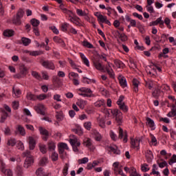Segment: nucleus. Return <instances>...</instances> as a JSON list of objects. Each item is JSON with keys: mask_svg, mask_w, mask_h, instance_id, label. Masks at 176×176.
Masks as SVG:
<instances>
[{"mask_svg": "<svg viewBox=\"0 0 176 176\" xmlns=\"http://www.w3.org/2000/svg\"><path fill=\"white\" fill-rule=\"evenodd\" d=\"M111 112L112 115L116 117V121L118 124L120 126V124L123 123V113H122L119 109L111 110L105 108L103 109V113H104L106 116H109V115H111Z\"/></svg>", "mask_w": 176, "mask_h": 176, "instance_id": "obj_1", "label": "nucleus"}, {"mask_svg": "<svg viewBox=\"0 0 176 176\" xmlns=\"http://www.w3.org/2000/svg\"><path fill=\"white\" fill-rule=\"evenodd\" d=\"M23 157H26L23 167L25 168H28V167H31L32 164H34V156L31 155V151L29 150H26L22 154Z\"/></svg>", "mask_w": 176, "mask_h": 176, "instance_id": "obj_2", "label": "nucleus"}, {"mask_svg": "<svg viewBox=\"0 0 176 176\" xmlns=\"http://www.w3.org/2000/svg\"><path fill=\"white\" fill-rule=\"evenodd\" d=\"M34 111L37 112V113H39V115H43V116H45V110L46 109V107H45V105L43 104H37L34 107Z\"/></svg>", "mask_w": 176, "mask_h": 176, "instance_id": "obj_3", "label": "nucleus"}, {"mask_svg": "<svg viewBox=\"0 0 176 176\" xmlns=\"http://www.w3.org/2000/svg\"><path fill=\"white\" fill-rule=\"evenodd\" d=\"M140 141L141 139L140 138H131V148H133V149H136V151H138L140 149Z\"/></svg>", "mask_w": 176, "mask_h": 176, "instance_id": "obj_4", "label": "nucleus"}, {"mask_svg": "<svg viewBox=\"0 0 176 176\" xmlns=\"http://www.w3.org/2000/svg\"><path fill=\"white\" fill-rule=\"evenodd\" d=\"M41 65L44 67V68H47V69H56V66L54 63L50 60H43L41 63Z\"/></svg>", "mask_w": 176, "mask_h": 176, "instance_id": "obj_5", "label": "nucleus"}, {"mask_svg": "<svg viewBox=\"0 0 176 176\" xmlns=\"http://www.w3.org/2000/svg\"><path fill=\"white\" fill-rule=\"evenodd\" d=\"M93 64L95 68L98 69V71H104L105 68V66H104V65H102V63H101L98 59L94 60Z\"/></svg>", "mask_w": 176, "mask_h": 176, "instance_id": "obj_6", "label": "nucleus"}, {"mask_svg": "<svg viewBox=\"0 0 176 176\" xmlns=\"http://www.w3.org/2000/svg\"><path fill=\"white\" fill-rule=\"evenodd\" d=\"M119 135H118V138L120 140H122V138H123V142L126 143L127 142V132L124 131L123 132V129H122V127H119Z\"/></svg>", "mask_w": 176, "mask_h": 176, "instance_id": "obj_7", "label": "nucleus"}, {"mask_svg": "<svg viewBox=\"0 0 176 176\" xmlns=\"http://www.w3.org/2000/svg\"><path fill=\"white\" fill-rule=\"evenodd\" d=\"M78 90L81 93H85V94H87L89 97H94V94H93V91H91L90 88L81 87Z\"/></svg>", "mask_w": 176, "mask_h": 176, "instance_id": "obj_8", "label": "nucleus"}, {"mask_svg": "<svg viewBox=\"0 0 176 176\" xmlns=\"http://www.w3.org/2000/svg\"><path fill=\"white\" fill-rule=\"evenodd\" d=\"M36 146V142H35V139L33 137H29V149L30 151H34L35 149V146Z\"/></svg>", "mask_w": 176, "mask_h": 176, "instance_id": "obj_9", "label": "nucleus"}, {"mask_svg": "<svg viewBox=\"0 0 176 176\" xmlns=\"http://www.w3.org/2000/svg\"><path fill=\"white\" fill-rule=\"evenodd\" d=\"M118 80L121 87L123 88L127 87V81L126 80V78H124V76H119Z\"/></svg>", "mask_w": 176, "mask_h": 176, "instance_id": "obj_10", "label": "nucleus"}, {"mask_svg": "<svg viewBox=\"0 0 176 176\" xmlns=\"http://www.w3.org/2000/svg\"><path fill=\"white\" fill-rule=\"evenodd\" d=\"M106 71L111 79H115V72H113V69L111 68V65L109 63H108V66L106 67Z\"/></svg>", "mask_w": 176, "mask_h": 176, "instance_id": "obj_11", "label": "nucleus"}, {"mask_svg": "<svg viewBox=\"0 0 176 176\" xmlns=\"http://www.w3.org/2000/svg\"><path fill=\"white\" fill-rule=\"evenodd\" d=\"M147 126L151 129V130H155V121L152 120L151 118L147 117L146 118Z\"/></svg>", "mask_w": 176, "mask_h": 176, "instance_id": "obj_12", "label": "nucleus"}, {"mask_svg": "<svg viewBox=\"0 0 176 176\" xmlns=\"http://www.w3.org/2000/svg\"><path fill=\"white\" fill-rule=\"evenodd\" d=\"M1 119H0V123H4L5 120H6V119H8V113H6V111L5 110H3V109H1Z\"/></svg>", "mask_w": 176, "mask_h": 176, "instance_id": "obj_13", "label": "nucleus"}, {"mask_svg": "<svg viewBox=\"0 0 176 176\" xmlns=\"http://www.w3.org/2000/svg\"><path fill=\"white\" fill-rule=\"evenodd\" d=\"M76 134L78 135H83V129H82V126L77 125L75 129H72Z\"/></svg>", "mask_w": 176, "mask_h": 176, "instance_id": "obj_14", "label": "nucleus"}, {"mask_svg": "<svg viewBox=\"0 0 176 176\" xmlns=\"http://www.w3.org/2000/svg\"><path fill=\"white\" fill-rule=\"evenodd\" d=\"M53 39L56 43H58L62 47H65V43L60 37L54 36Z\"/></svg>", "mask_w": 176, "mask_h": 176, "instance_id": "obj_15", "label": "nucleus"}, {"mask_svg": "<svg viewBox=\"0 0 176 176\" xmlns=\"http://www.w3.org/2000/svg\"><path fill=\"white\" fill-rule=\"evenodd\" d=\"M132 83L133 86V91H135V93H138V85H140V81L136 78H133Z\"/></svg>", "mask_w": 176, "mask_h": 176, "instance_id": "obj_16", "label": "nucleus"}, {"mask_svg": "<svg viewBox=\"0 0 176 176\" xmlns=\"http://www.w3.org/2000/svg\"><path fill=\"white\" fill-rule=\"evenodd\" d=\"M15 174L16 176L24 175V172L23 171V167L21 166H17L15 168Z\"/></svg>", "mask_w": 176, "mask_h": 176, "instance_id": "obj_17", "label": "nucleus"}, {"mask_svg": "<svg viewBox=\"0 0 176 176\" xmlns=\"http://www.w3.org/2000/svg\"><path fill=\"white\" fill-rule=\"evenodd\" d=\"M19 71L21 75L25 76L28 74V70H27V67H25V65H21L19 67Z\"/></svg>", "mask_w": 176, "mask_h": 176, "instance_id": "obj_18", "label": "nucleus"}, {"mask_svg": "<svg viewBox=\"0 0 176 176\" xmlns=\"http://www.w3.org/2000/svg\"><path fill=\"white\" fill-rule=\"evenodd\" d=\"M116 34L122 42H126V41H127V36H126L124 33H120L117 30L116 31Z\"/></svg>", "mask_w": 176, "mask_h": 176, "instance_id": "obj_19", "label": "nucleus"}, {"mask_svg": "<svg viewBox=\"0 0 176 176\" xmlns=\"http://www.w3.org/2000/svg\"><path fill=\"white\" fill-rule=\"evenodd\" d=\"M87 104V102L82 99L78 100V101L76 102V104L78 105V107H79L81 109H84Z\"/></svg>", "mask_w": 176, "mask_h": 176, "instance_id": "obj_20", "label": "nucleus"}, {"mask_svg": "<svg viewBox=\"0 0 176 176\" xmlns=\"http://www.w3.org/2000/svg\"><path fill=\"white\" fill-rule=\"evenodd\" d=\"M83 145L85 146H87V148H90V146H91V145H93V143L91 142V139H90L89 138H85L83 140Z\"/></svg>", "mask_w": 176, "mask_h": 176, "instance_id": "obj_21", "label": "nucleus"}, {"mask_svg": "<svg viewBox=\"0 0 176 176\" xmlns=\"http://www.w3.org/2000/svg\"><path fill=\"white\" fill-rule=\"evenodd\" d=\"M146 158L148 163H152V159H153V154L151 151H146Z\"/></svg>", "mask_w": 176, "mask_h": 176, "instance_id": "obj_22", "label": "nucleus"}, {"mask_svg": "<svg viewBox=\"0 0 176 176\" xmlns=\"http://www.w3.org/2000/svg\"><path fill=\"white\" fill-rule=\"evenodd\" d=\"M161 94H162V90H160V89L159 88L155 89L152 93V96L155 98H159Z\"/></svg>", "mask_w": 176, "mask_h": 176, "instance_id": "obj_23", "label": "nucleus"}, {"mask_svg": "<svg viewBox=\"0 0 176 176\" xmlns=\"http://www.w3.org/2000/svg\"><path fill=\"white\" fill-rule=\"evenodd\" d=\"M16 130L21 135H25V129L23 128V126L19 124L16 126Z\"/></svg>", "mask_w": 176, "mask_h": 176, "instance_id": "obj_24", "label": "nucleus"}, {"mask_svg": "<svg viewBox=\"0 0 176 176\" xmlns=\"http://www.w3.org/2000/svg\"><path fill=\"white\" fill-rule=\"evenodd\" d=\"M4 36H7L8 38H10V36H13L14 35V31L12 30H6L3 32Z\"/></svg>", "mask_w": 176, "mask_h": 176, "instance_id": "obj_25", "label": "nucleus"}, {"mask_svg": "<svg viewBox=\"0 0 176 176\" xmlns=\"http://www.w3.org/2000/svg\"><path fill=\"white\" fill-rule=\"evenodd\" d=\"M145 86L146 87H148L149 90H152V89H153V87L155 86V82H153V80H148L147 81H146Z\"/></svg>", "mask_w": 176, "mask_h": 176, "instance_id": "obj_26", "label": "nucleus"}, {"mask_svg": "<svg viewBox=\"0 0 176 176\" xmlns=\"http://www.w3.org/2000/svg\"><path fill=\"white\" fill-rule=\"evenodd\" d=\"M157 24H160V25H163V21L162 20V17L157 18L156 21L150 23L151 26L157 25Z\"/></svg>", "mask_w": 176, "mask_h": 176, "instance_id": "obj_27", "label": "nucleus"}, {"mask_svg": "<svg viewBox=\"0 0 176 176\" xmlns=\"http://www.w3.org/2000/svg\"><path fill=\"white\" fill-rule=\"evenodd\" d=\"M26 98L27 100H30L31 101H36V95H34L31 92L27 94Z\"/></svg>", "mask_w": 176, "mask_h": 176, "instance_id": "obj_28", "label": "nucleus"}, {"mask_svg": "<svg viewBox=\"0 0 176 176\" xmlns=\"http://www.w3.org/2000/svg\"><path fill=\"white\" fill-rule=\"evenodd\" d=\"M94 135L96 141H101V140H102V136H101V134H100V132L96 130L94 131Z\"/></svg>", "mask_w": 176, "mask_h": 176, "instance_id": "obj_29", "label": "nucleus"}, {"mask_svg": "<svg viewBox=\"0 0 176 176\" xmlns=\"http://www.w3.org/2000/svg\"><path fill=\"white\" fill-rule=\"evenodd\" d=\"M114 174L116 175H122V176H126L124 173H123V170H122V168H114Z\"/></svg>", "mask_w": 176, "mask_h": 176, "instance_id": "obj_30", "label": "nucleus"}, {"mask_svg": "<svg viewBox=\"0 0 176 176\" xmlns=\"http://www.w3.org/2000/svg\"><path fill=\"white\" fill-rule=\"evenodd\" d=\"M98 123L101 129H105V120L102 118H98Z\"/></svg>", "mask_w": 176, "mask_h": 176, "instance_id": "obj_31", "label": "nucleus"}, {"mask_svg": "<svg viewBox=\"0 0 176 176\" xmlns=\"http://www.w3.org/2000/svg\"><path fill=\"white\" fill-rule=\"evenodd\" d=\"M47 146L49 151H54V149H56V143H54L53 141H50L47 143Z\"/></svg>", "mask_w": 176, "mask_h": 176, "instance_id": "obj_32", "label": "nucleus"}, {"mask_svg": "<svg viewBox=\"0 0 176 176\" xmlns=\"http://www.w3.org/2000/svg\"><path fill=\"white\" fill-rule=\"evenodd\" d=\"M47 162H48V161H47V157H43L40 160V161H39V162H38V164H39V166H46V164H47Z\"/></svg>", "mask_w": 176, "mask_h": 176, "instance_id": "obj_33", "label": "nucleus"}, {"mask_svg": "<svg viewBox=\"0 0 176 176\" xmlns=\"http://www.w3.org/2000/svg\"><path fill=\"white\" fill-rule=\"evenodd\" d=\"M13 24H15V25H21V19L19 18L18 16H14L12 19Z\"/></svg>", "mask_w": 176, "mask_h": 176, "instance_id": "obj_34", "label": "nucleus"}, {"mask_svg": "<svg viewBox=\"0 0 176 176\" xmlns=\"http://www.w3.org/2000/svg\"><path fill=\"white\" fill-rule=\"evenodd\" d=\"M69 78L70 80H72V79H79V74L75 72H70L69 74Z\"/></svg>", "mask_w": 176, "mask_h": 176, "instance_id": "obj_35", "label": "nucleus"}, {"mask_svg": "<svg viewBox=\"0 0 176 176\" xmlns=\"http://www.w3.org/2000/svg\"><path fill=\"white\" fill-rule=\"evenodd\" d=\"M109 148L110 149V152H113L114 155H120V150H119L116 146H110Z\"/></svg>", "mask_w": 176, "mask_h": 176, "instance_id": "obj_36", "label": "nucleus"}, {"mask_svg": "<svg viewBox=\"0 0 176 176\" xmlns=\"http://www.w3.org/2000/svg\"><path fill=\"white\" fill-rule=\"evenodd\" d=\"M21 42H22L23 46H28V45H30V43H31V39L25 38V37H23L21 38Z\"/></svg>", "mask_w": 176, "mask_h": 176, "instance_id": "obj_37", "label": "nucleus"}, {"mask_svg": "<svg viewBox=\"0 0 176 176\" xmlns=\"http://www.w3.org/2000/svg\"><path fill=\"white\" fill-rule=\"evenodd\" d=\"M95 107L97 108H100V107H104L105 105V102L103 100H98L94 103Z\"/></svg>", "mask_w": 176, "mask_h": 176, "instance_id": "obj_38", "label": "nucleus"}, {"mask_svg": "<svg viewBox=\"0 0 176 176\" xmlns=\"http://www.w3.org/2000/svg\"><path fill=\"white\" fill-rule=\"evenodd\" d=\"M43 54V51H32L30 52V56H33L34 57H36V56H41Z\"/></svg>", "mask_w": 176, "mask_h": 176, "instance_id": "obj_39", "label": "nucleus"}, {"mask_svg": "<svg viewBox=\"0 0 176 176\" xmlns=\"http://www.w3.org/2000/svg\"><path fill=\"white\" fill-rule=\"evenodd\" d=\"M89 10H80V9H76V13L78 14V16H83L85 15H86L87 12H88Z\"/></svg>", "mask_w": 176, "mask_h": 176, "instance_id": "obj_40", "label": "nucleus"}, {"mask_svg": "<svg viewBox=\"0 0 176 176\" xmlns=\"http://www.w3.org/2000/svg\"><path fill=\"white\" fill-rule=\"evenodd\" d=\"M40 23L41 22L38 19H32L31 20V24L34 27V28H38V25H39Z\"/></svg>", "mask_w": 176, "mask_h": 176, "instance_id": "obj_41", "label": "nucleus"}, {"mask_svg": "<svg viewBox=\"0 0 176 176\" xmlns=\"http://www.w3.org/2000/svg\"><path fill=\"white\" fill-rule=\"evenodd\" d=\"M68 168H69V164H65L63 169V174L64 176L68 175Z\"/></svg>", "mask_w": 176, "mask_h": 176, "instance_id": "obj_42", "label": "nucleus"}, {"mask_svg": "<svg viewBox=\"0 0 176 176\" xmlns=\"http://www.w3.org/2000/svg\"><path fill=\"white\" fill-rule=\"evenodd\" d=\"M129 173H131L130 176H141V175L137 173V170L134 167H131Z\"/></svg>", "mask_w": 176, "mask_h": 176, "instance_id": "obj_43", "label": "nucleus"}, {"mask_svg": "<svg viewBox=\"0 0 176 176\" xmlns=\"http://www.w3.org/2000/svg\"><path fill=\"white\" fill-rule=\"evenodd\" d=\"M16 16L19 17V19H23V17H24V10H23L21 8H19L16 14Z\"/></svg>", "mask_w": 176, "mask_h": 176, "instance_id": "obj_44", "label": "nucleus"}, {"mask_svg": "<svg viewBox=\"0 0 176 176\" xmlns=\"http://www.w3.org/2000/svg\"><path fill=\"white\" fill-rule=\"evenodd\" d=\"M36 175H37V176H46V175H45V172H43V168H38L36 170Z\"/></svg>", "mask_w": 176, "mask_h": 176, "instance_id": "obj_45", "label": "nucleus"}, {"mask_svg": "<svg viewBox=\"0 0 176 176\" xmlns=\"http://www.w3.org/2000/svg\"><path fill=\"white\" fill-rule=\"evenodd\" d=\"M38 148L40 149V152H41V153H46V152H47V149L46 148V145L45 144H39Z\"/></svg>", "mask_w": 176, "mask_h": 176, "instance_id": "obj_46", "label": "nucleus"}, {"mask_svg": "<svg viewBox=\"0 0 176 176\" xmlns=\"http://www.w3.org/2000/svg\"><path fill=\"white\" fill-rule=\"evenodd\" d=\"M83 126L86 130H88L89 131L91 130V122L90 121L86 122L83 124Z\"/></svg>", "mask_w": 176, "mask_h": 176, "instance_id": "obj_47", "label": "nucleus"}, {"mask_svg": "<svg viewBox=\"0 0 176 176\" xmlns=\"http://www.w3.org/2000/svg\"><path fill=\"white\" fill-rule=\"evenodd\" d=\"M32 75L38 80H42V76L37 72H32Z\"/></svg>", "mask_w": 176, "mask_h": 176, "instance_id": "obj_48", "label": "nucleus"}, {"mask_svg": "<svg viewBox=\"0 0 176 176\" xmlns=\"http://www.w3.org/2000/svg\"><path fill=\"white\" fill-rule=\"evenodd\" d=\"M7 145H8V146H14L16 145V139H9L7 142Z\"/></svg>", "mask_w": 176, "mask_h": 176, "instance_id": "obj_49", "label": "nucleus"}, {"mask_svg": "<svg viewBox=\"0 0 176 176\" xmlns=\"http://www.w3.org/2000/svg\"><path fill=\"white\" fill-rule=\"evenodd\" d=\"M39 131L42 135H49V131H47L46 129L43 127H39Z\"/></svg>", "mask_w": 176, "mask_h": 176, "instance_id": "obj_50", "label": "nucleus"}, {"mask_svg": "<svg viewBox=\"0 0 176 176\" xmlns=\"http://www.w3.org/2000/svg\"><path fill=\"white\" fill-rule=\"evenodd\" d=\"M115 64L118 68H124V63L120 60H115Z\"/></svg>", "mask_w": 176, "mask_h": 176, "instance_id": "obj_51", "label": "nucleus"}, {"mask_svg": "<svg viewBox=\"0 0 176 176\" xmlns=\"http://www.w3.org/2000/svg\"><path fill=\"white\" fill-rule=\"evenodd\" d=\"M51 159L52 162H57V160H58V154L56 152L52 153Z\"/></svg>", "mask_w": 176, "mask_h": 176, "instance_id": "obj_52", "label": "nucleus"}, {"mask_svg": "<svg viewBox=\"0 0 176 176\" xmlns=\"http://www.w3.org/2000/svg\"><path fill=\"white\" fill-rule=\"evenodd\" d=\"M46 98H47V96H46V94H42L36 96V100H39V101L46 100Z\"/></svg>", "mask_w": 176, "mask_h": 176, "instance_id": "obj_53", "label": "nucleus"}, {"mask_svg": "<svg viewBox=\"0 0 176 176\" xmlns=\"http://www.w3.org/2000/svg\"><path fill=\"white\" fill-rule=\"evenodd\" d=\"M42 75V79H44V80H49V74L47 72H41Z\"/></svg>", "mask_w": 176, "mask_h": 176, "instance_id": "obj_54", "label": "nucleus"}, {"mask_svg": "<svg viewBox=\"0 0 176 176\" xmlns=\"http://www.w3.org/2000/svg\"><path fill=\"white\" fill-rule=\"evenodd\" d=\"M6 168V164H5V162H3V160H0V170L1 172L5 171V170Z\"/></svg>", "mask_w": 176, "mask_h": 176, "instance_id": "obj_55", "label": "nucleus"}, {"mask_svg": "<svg viewBox=\"0 0 176 176\" xmlns=\"http://www.w3.org/2000/svg\"><path fill=\"white\" fill-rule=\"evenodd\" d=\"M73 20L74 24H76V25H80V19L78 16H74Z\"/></svg>", "mask_w": 176, "mask_h": 176, "instance_id": "obj_56", "label": "nucleus"}, {"mask_svg": "<svg viewBox=\"0 0 176 176\" xmlns=\"http://www.w3.org/2000/svg\"><path fill=\"white\" fill-rule=\"evenodd\" d=\"M120 107V109L123 111V112H127L129 111V109L127 108V106L124 103H121L120 104H118Z\"/></svg>", "mask_w": 176, "mask_h": 176, "instance_id": "obj_57", "label": "nucleus"}, {"mask_svg": "<svg viewBox=\"0 0 176 176\" xmlns=\"http://www.w3.org/2000/svg\"><path fill=\"white\" fill-rule=\"evenodd\" d=\"M3 173L6 176H13V172L10 169H5Z\"/></svg>", "mask_w": 176, "mask_h": 176, "instance_id": "obj_58", "label": "nucleus"}, {"mask_svg": "<svg viewBox=\"0 0 176 176\" xmlns=\"http://www.w3.org/2000/svg\"><path fill=\"white\" fill-rule=\"evenodd\" d=\"M12 91L16 97H19L20 94H21V91L19 89H14V87H12Z\"/></svg>", "mask_w": 176, "mask_h": 176, "instance_id": "obj_59", "label": "nucleus"}, {"mask_svg": "<svg viewBox=\"0 0 176 176\" xmlns=\"http://www.w3.org/2000/svg\"><path fill=\"white\" fill-rule=\"evenodd\" d=\"M82 45L85 47H88V49H93L94 46L91 43H89L88 41H83Z\"/></svg>", "mask_w": 176, "mask_h": 176, "instance_id": "obj_60", "label": "nucleus"}, {"mask_svg": "<svg viewBox=\"0 0 176 176\" xmlns=\"http://www.w3.org/2000/svg\"><path fill=\"white\" fill-rule=\"evenodd\" d=\"M168 118H174L176 116V110H170L167 114Z\"/></svg>", "mask_w": 176, "mask_h": 176, "instance_id": "obj_61", "label": "nucleus"}, {"mask_svg": "<svg viewBox=\"0 0 176 176\" xmlns=\"http://www.w3.org/2000/svg\"><path fill=\"white\" fill-rule=\"evenodd\" d=\"M174 163H176V155H173L168 162V164H170V166H173Z\"/></svg>", "mask_w": 176, "mask_h": 176, "instance_id": "obj_62", "label": "nucleus"}, {"mask_svg": "<svg viewBox=\"0 0 176 176\" xmlns=\"http://www.w3.org/2000/svg\"><path fill=\"white\" fill-rule=\"evenodd\" d=\"M82 82L83 83H87V85H89V83H90L91 82H93V83H96V80H91L86 77H84L82 79Z\"/></svg>", "mask_w": 176, "mask_h": 176, "instance_id": "obj_63", "label": "nucleus"}, {"mask_svg": "<svg viewBox=\"0 0 176 176\" xmlns=\"http://www.w3.org/2000/svg\"><path fill=\"white\" fill-rule=\"evenodd\" d=\"M68 25H69V24L67 23H63L61 25V31H63V32H65L67 31V28H68Z\"/></svg>", "mask_w": 176, "mask_h": 176, "instance_id": "obj_64", "label": "nucleus"}]
</instances>
